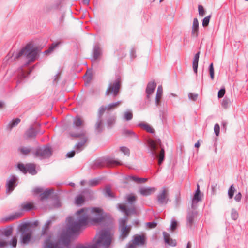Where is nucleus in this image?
I'll return each mask as SVG.
<instances>
[{"mask_svg": "<svg viewBox=\"0 0 248 248\" xmlns=\"http://www.w3.org/2000/svg\"><path fill=\"white\" fill-rule=\"evenodd\" d=\"M93 217L90 218L89 215L84 209L77 211V218L73 221L72 217H69L68 225L66 232L61 233L58 242L51 241L52 236L49 235L46 237L43 244L44 248H62L60 245L66 248L70 246L71 237L79 230L88 224L95 225L102 222L104 219L103 211L98 207H93L91 210Z\"/></svg>", "mask_w": 248, "mask_h": 248, "instance_id": "obj_1", "label": "nucleus"}, {"mask_svg": "<svg viewBox=\"0 0 248 248\" xmlns=\"http://www.w3.org/2000/svg\"><path fill=\"white\" fill-rule=\"evenodd\" d=\"M111 242L110 231L108 229H104L100 231L97 235V239L93 243L87 246L82 245H77L74 248H98L102 247L108 248Z\"/></svg>", "mask_w": 248, "mask_h": 248, "instance_id": "obj_2", "label": "nucleus"}, {"mask_svg": "<svg viewBox=\"0 0 248 248\" xmlns=\"http://www.w3.org/2000/svg\"><path fill=\"white\" fill-rule=\"evenodd\" d=\"M147 144L149 148V152L152 157L154 159L155 156L158 157V163L160 165L165 158V151L160 139H157L155 140L149 139L147 141Z\"/></svg>", "mask_w": 248, "mask_h": 248, "instance_id": "obj_3", "label": "nucleus"}, {"mask_svg": "<svg viewBox=\"0 0 248 248\" xmlns=\"http://www.w3.org/2000/svg\"><path fill=\"white\" fill-rule=\"evenodd\" d=\"M37 53V47H33L31 45L28 44L24 48L21 49L18 52L15 54L14 59H18L24 54L26 57L28 59V62H31L35 60Z\"/></svg>", "mask_w": 248, "mask_h": 248, "instance_id": "obj_4", "label": "nucleus"}, {"mask_svg": "<svg viewBox=\"0 0 248 248\" xmlns=\"http://www.w3.org/2000/svg\"><path fill=\"white\" fill-rule=\"evenodd\" d=\"M37 53V47H33L31 45L28 44L24 48L21 49L18 52L15 54L14 59H18L24 54L26 57L28 59V62H31L35 60Z\"/></svg>", "mask_w": 248, "mask_h": 248, "instance_id": "obj_5", "label": "nucleus"}, {"mask_svg": "<svg viewBox=\"0 0 248 248\" xmlns=\"http://www.w3.org/2000/svg\"><path fill=\"white\" fill-rule=\"evenodd\" d=\"M71 137L75 138H81V140L77 143L75 145L74 149L77 153L81 152L84 148L85 145L88 141V137L86 136V131L83 129H79L78 132H70Z\"/></svg>", "mask_w": 248, "mask_h": 248, "instance_id": "obj_6", "label": "nucleus"}, {"mask_svg": "<svg viewBox=\"0 0 248 248\" xmlns=\"http://www.w3.org/2000/svg\"><path fill=\"white\" fill-rule=\"evenodd\" d=\"M121 84V76L116 75L115 80L109 83L105 92V95L106 96L112 95L113 97H116L120 93Z\"/></svg>", "mask_w": 248, "mask_h": 248, "instance_id": "obj_7", "label": "nucleus"}, {"mask_svg": "<svg viewBox=\"0 0 248 248\" xmlns=\"http://www.w3.org/2000/svg\"><path fill=\"white\" fill-rule=\"evenodd\" d=\"M52 150L49 144L37 147L32 152V154L35 158L41 160L50 158L52 155Z\"/></svg>", "mask_w": 248, "mask_h": 248, "instance_id": "obj_8", "label": "nucleus"}, {"mask_svg": "<svg viewBox=\"0 0 248 248\" xmlns=\"http://www.w3.org/2000/svg\"><path fill=\"white\" fill-rule=\"evenodd\" d=\"M128 220V217H124L121 218L119 221V230L120 232V237L124 240L126 238L131 230V226L126 225Z\"/></svg>", "mask_w": 248, "mask_h": 248, "instance_id": "obj_9", "label": "nucleus"}, {"mask_svg": "<svg viewBox=\"0 0 248 248\" xmlns=\"http://www.w3.org/2000/svg\"><path fill=\"white\" fill-rule=\"evenodd\" d=\"M17 168L23 173H29L32 175H35L37 173L36 170L35 165L33 163H27L24 165L23 163H18Z\"/></svg>", "mask_w": 248, "mask_h": 248, "instance_id": "obj_10", "label": "nucleus"}, {"mask_svg": "<svg viewBox=\"0 0 248 248\" xmlns=\"http://www.w3.org/2000/svg\"><path fill=\"white\" fill-rule=\"evenodd\" d=\"M168 192L166 187H164L157 196V202L159 205H165L170 200L168 197Z\"/></svg>", "mask_w": 248, "mask_h": 248, "instance_id": "obj_11", "label": "nucleus"}, {"mask_svg": "<svg viewBox=\"0 0 248 248\" xmlns=\"http://www.w3.org/2000/svg\"><path fill=\"white\" fill-rule=\"evenodd\" d=\"M17 178L16 176L11 175L7 180L6 184V192L11 193L17 185Z\"/></svg>", "mask_w": 248, "mask_h": 248, "instance_id": "obj_12", "label": "nucleus"}, {"mask_svg": "<svg viewBox=\"0 0 248 248\" xmlns=\"http://www.w3.org/2000/svg\"><path fill=\"white\" fill-rule=\"evenodd\" d=\"M20 227V230L22 231L21 242L23 244H27L30 241L31 238V233L29 232H26L27 228L26 224L21 225Z\"/></svg>", "mask_w": 248, "mask_h": 248, "instance_id": "obj_13", "label": "nucleus"}, {"mask_svg": "<svg viewBox=\"0 0 248 248\" xmlns=\"http://www.w3.org/2000/svg\"><path fill=\"white\" fill-rule=\"evenodd\" d=\"M118 207L119 210L125 214L124 217H127L129 215L135 214L136 212L135 207L127 208L125 205L122 204H118Z\"/></svg>", "mask_w": 248, "mask_h": 248, "instance_id": "obj_14", "label": "nucleus"}, {"mask_svg": "<svg viewBox=\"0 0 248 248\" xmlns=\"http://www.w3.org/2000/svg\"><path fill=\"white\" fill-rule=\"evenodd\" d=\"M156 188L153 187H140L139 189L140 193L143 196H148L155 192Z\"/></svg>", "mask_w": 248, "mask_h": 248, "instance_id": "obj_15", "label": "nucleus"}, {"mask_svg": "<svg viewBox=\"0 0 248 248\" xmlns=\"http://www.w3.org/2000/svg\"><path fill=\"white\" fill-rule=\"evenodd\" d=\"M197 215V212L195 210H192L188 212L187 215V225L191 227L193 222L194 219Z\"/></svg>", "mask_w": 248, "mask_h": 248, "instance_id": "obj_16", "label": "nucleus"}, {"mask_svg": "<svg viewBox=\"0 0 248 248\" xmlns=\"http://www.w3.org/2000/svg\"><path fill=\"white\" fill-rule=\"evenodd\" d=\"M102 54L101 49L98 44H96L93 46L92 50V55L93 59L92 60L95 61L97 60Z\"/></svg>", "mask_w": 248, "mask_h": 248, "instance_id": "obj_17", "label": "nucleus"}, {"mask_svg": "<svg viewBox=\"0 0 248 248\" xmlns=\"http://www.w3.org/2000/svg\"><path fill=\"white\" fill-rule=\"evenodd\" d=\"M22 216V213L20 212H16L14 214L8 215V216L2 218L0 221L1 222H6L11 220H14Z\"/></svg>", "mask_w": 248, "mask_h": 248, "instance_id": "obj_18", "label": "nucleus"}, {"mask_svg": "<svg viewBox=\"0 0 248 248\" xmlns=\"http://www.w3.org/2000/svg\"><path fill=\"white\" fill-rule=\"evenodd\" d=\"M116 116L115 115H111L108 116L106 121L107 127L108 129H111L115 124Z\"/></svg>", "mask_w": 248, "mask_h": 248, "instance_id": "obj_19", "label": "nucleus"}, {"mask_svg": "<svg viewBox=\"0 0 248 248\" xmlns=\"http://www.w3.org/2000/svg\"><path fill=\"white\" fill-rule=\"evenodd\" d=\"M95 132L98 134L104 130L103 122L102 119L97 118L96 122L94 125Z\"/></svg>", "mask_w": 248, "mask_h": 248, "instance_id": "obj_20", "label": "nucleus"}, {"mask_svg": "<svg viewBox=\"0 0 248 248\" xmlns=\"http://www.w3.org/2000/svg\"><path fill=\"white\" fill-rule=\"evenodd\" d=\"M163 237L165 242L168 245L174 247L176 245L177 243L175 240H173L170 238V234L167 232H163Z\"/></svg>", "mask_w": 248, "mask_h": 248, "instance_id": "obj_21", "label": "nucleus"}, {"mask_svg": "<svg viewBox=\"0 0 248 248\" xmlns=\"http://www.w3.org/2000/svg\"><path fill=\"white\" fill-rule=\"evenodd\" d=\"M156 86V84L154 81L149 82L146 88L147 97L149 98V95L153 93Z\"/></svg>", "mask_w": 248, "mask_h": 248, "instance_id": "obj_22", "label": "nucleus"}, {"mask_svg": "<svg viewBox=\"0 0 248 248\" xmlns=\"http://www.w3.org/2000/svg\"><path fill=\"white\" fill-rule=\"evenodd\" d=\"M199 34V22L197 18H194L193 21L191 35L198 37Z\"/></svg>", "mask_w": 248, "mask_h": 248, "instance_id": "obj_23", "label": "nucleus"}, {"mask_svg": "<svg viewBox=\"0 0 248 248\" xmlns=\"http://www.w3.org/2000/svg\"><path fill=\"white\" fill-rule=\"evenodd\" d=\"M37 132L35 130L34 128L31 126L24 134V137L26 139L28 138H34L36 136Z\"/></svg>", "mask_w": 248, "mask_h": 248, "instance_id": "obj_24", "label": "nucleus"}, {"mask_svg": "<svg viewBox=\"0 0 248 248\" xmlns=\"http://www.w3.org/2000/svg\"><path fill=\"white\" fill-rule=\"evenodd\" d=\"M200 54V51H198L194 56L193 60V63H192V66L193 71L195 73H197L198 71V62L199 59Z\"/></svg>", "mask_w": 248, "mask_h": 248, "instance_id": "obj_25", "label": "nucleus"}, {"mask_svg": "<svg viewBox=\"0 0 248 248\" xmlns=\"http://www.w3.org/2000/svg\"><path fill=\"white\" fill-rule=\"evenodd\" d=\"M52 221L50 219H49L46 221L44 225L43 226L42 232H41V236H44L46 235L47 236L49 234L47 233V232L49 228V226L51 225Z\"/></svg>", "mask_w": 248, "mask_h": 248, "instance_id": "obj_26", "label": "nucleus"}, {"mask_svg": "<svg viewBox=\"0 0 248 248\" xmlns=\"http://www.w3.org/2000/svg\"><path fill=\"white\" fill-rule=\"evenodd\" d=\"M163 93V88L161 86H159L157 88L156 95L155 97V104L158 106L160 103V98Z\"/></svg>", "mask_w": 248, "mask_h": 248, "instance_id": "obj_27", "label": "nucleus"}, {"mask_svg": "<svg viewBox=\"0 0 248 248\" xmlns=\"http://www.w3.org/2000/svg\"><path fill=\"white\" fill-rule=\"evenodd\" d=\"M138 126L140 127H142L144 130H145L147 132L150 133H154V129L151 127L148 124L145 123L144 122H141L139 123L138 124Z\"/></svg>", "mask_w": 248, "mask_h": 248, "instance_id": "obj_28", "label": "nucleus"}, {"mask_svg": "<svg viewBox=\"0 0 248 248\" xmlns=\"http://www.w3.org/2000/svg\"><path fill=\"white\" fill-rule=\"evenodd\" d=\"M105 162L108 167H111L114 165H121L122 164L121 161L110 158H107L105 160Z\"/></svg>", "mask_w": 248, "mask_h": 248, "instance_id": "obj_29", "label": "nucleus"}, {"mask_svg": "<svg viewBox=\"0 0 248 248\" xmlns=\"http://www.w3.org/2000/svg\"><path fill=\"white\" fill-rule=\"evenodd\" d=\"M103 194L106 197L109 199H113L115 197L109 186H107L105 187L103 191Z\"/></svg>", "mask_w": 248, "mask_h": 248, "instance_id": "obj_30", "label": "nucleus"}, {"mask_svg": "<svg viewBox=\"0 0 248 248\" xmlns=\"http://www.w3.org/2000/svg\"><path fill=\"white\" fill-rule=\"evenodd\" d=\"M73 124L74 128H78L83 124V121L78 116H77L74 118Z\"/></svg>", "mask_w": 248, "mask_h": 248, "instance_id": "obj_31", "label": "nucleus"}, {"mask_svg": "<svg viewBox=\"0 0 248 248\" xmlns=\"http://www.w3.org/2000/svg\"><path fill=\"white\" fill-rule=\"evenodd\" d=\"M197 189L195 190L194 196L192 199H194V201H202V195L201 194V191L200 190V186L198 184H197Z\"/></svg>", "mask_w": 248, "mask_h": 248, "instance_id": "obj_32", "label": "nucleus"}, {"mask_svg": "<svg viewBox=\"0 0 248 248\" xmlns=\"http://www.w3.org/2000/svg\"><path fill=\"white\" fill-rule=\"evenodd\" d=\"M144 238L142 235H138L133 239V243L136 245H142L144 243Z\"/></svg>", "mask_w": 248, "mask_h": 248, "instance_id": "obj_33", "label": "nucleus"}, {"mask_svg": "<svg viewBox=\"0 0 248 248\" xmlns=\"http://www.w3.org/2000/svg\"><path fill=\"white\" fill-rule=\"evenodd\" d=\"M20 122V119L18 118H17L16 119H13L9 122L8 125H7V128H8L9 130H11L13 127L17 125Z\"/></svg>", "mask_w": 248, "mask_h": 248, "instance_id": "obj_34", "label": "nucleus"}, {"mask_svg": "<svg viewBox=\"0 0 248 248\" xmlns=\"http://www.w3.org/2000/svg\"><path fill=\"white\" fill-rule=\"evenodd\" d=\"M53 191V189H46L43 193L40 194L41 200L46 199L48 198L50 194Z\"/></svg>", "mask_w": 248, "mask_h": 248, "instance_id": "obj_35", "label": "nucleus"}, {"mask_svg": "<svg viewBox=\"0 0 248 248\" xmlns=\"http://www.w3.org/2000/svg\"><path fill=\"white\" fill-rule=\"evenodd\" d=\"M18 151H19L22 154L26 155L32 151V149L31 147H24L21 146L18 148Z\"/></svg>", "mask_w": 248, "mask_h": 248, "instance_id": "obj_36", "label": "nucleus"}, {"mask_svg": "<svg viewBox=\"0 0 248 248\" xmlns=\"http://www.w3.org/2000/svg\"><path fill=\"white\" fill-rule=\"evenodd\" d=\"M107 110L108 108L106 107V106H101L98 111L97 112V118L102 119V116L104 114L105 110Z\"/></svg>", "mask_w": 248, "mask_h": 248, "instance_id": "obj_37", "label": "nucleus"}, {"mask_svg": "<svg viewBox=\"0 0 248 248\" xmlns=\"http://www.w3.org/2000/svg\"><path fill=\"white\" fill-rule=\"evenodd\" d=\"M139 178L135 175H127L125 177V180L127 181H133L137 184H139Z\"/></svg>", "mask_w": 248, "mask_h": 248, "instance_id": "obj_38", "label": "nucleus"}, {"mask_svg": "<svg viewBox=\"0 0 248 248\" xmlns=\"http://www.w3.org/2000/svg\"><path fill=\"white\" fill-rule=\"evenodd\" d=\"M122 103L121 101H118L116 102L111 103L109 104L108 105L106 106L108 110H110L111 109H114L117 108L121 103Z\"/></svg>", "mask_w": 248, "mask_h": 248, "instance_id": "obj_39", "label": "nucleus"}, {"mask_svg": "<svg viewBox=\"0 0 248 248\" xmlns=\"http://www.w3.org/2000/svg\"><path fill=\"white\" fill-rule=\"evenodd\" d=\"M13 231V228L9 226L2 232V234L5 236H9L11 235Z\"/></svg>", "mask_w": 248, "mask_h": 248, "instance_id": "obj_40", "label": "nucleus"}, {"mask_svg": "<svg viewBox=\"0 0 248 248\" xmlns=\"http://www.w3.org/2000/svg\"><path fill=\"white\" fill-rule=\"evenodd\" d=\"M103 163L104 162L102 159H97L93 163V165L92 166V168L93 169H95L98 168L102 167L104 166Z\"/></svg>", "mask_w": 248, "mask_h": 248, "instance_id": "obj_41", "label": "nucleus"}, {"mask_svg": "<svg viewBox=\"0 0 248 248\" xmlns=\"http://www.w3.org/2000/svg\"><path fill=\"white\" fill-rule=\"evenodd\" d=\"M60 44V42H54L53 43L48 49L45 51V53L46 54L51 53L55 48Z\"/></svg>", "mask_w": 248, "mask_h": 248, "instance_id": "obj_42", "label": "nucleus"}, {"mask_svg": "<svg viewBox=\"0 0 248 248\" xmlns=\"http://www.w3.org/2000/svg\"><path fill=\"white\" fill-rule=\"evenodd\" d=\"M60 44V42H54L53 43L48 49L45 51V53L46 54L51 53L55 48Z\"/></svg>", "mask_w": 248, "mask_h": 248, "instance_id": "obj_43", "label": "nucleus"}, {"mask_svg": "<svg viewBox=\"0 0 248 248\" xmlns=\"http://www.w3.org/2000/svg\"><path fill=\"white\" fill-rule=\"evenodd\" d=\"M136 200V197L133 194H129L127 196L126 201L130 204H133Z\"/></svg>", "mask_w": 248, "mask_h": 248, "instance_id": "obj_44", "label": "nucleus"}, {"mask_svg": "<svg viewBox=\"0 0 248 248\" xmlns=\"http://www.w3.org/2000/svg\"><path fill=\"white\" fill-rule=\"evenodd\" d=\"M85 202V199L81 195L76 197L75 199V203L78 205H81Z\"/></svg>", "mask_w": 248, "mask_h": 248, "instance_id": "obj_45", "label": "nucleus"}, {"mask_svg": "<svg viewBox=\"0 0 248 248\" xmlns=\"http://www.w3.org/2000/svg\"><path fill=\"white\" fill-rule=\"evenodd\" d=\"M133 118V113L131 110H128L126 111L124 116V119L127 121L131 120Z\"/></svg>", "mask_w": 248, "mask_h": 248, "instance_id": "obj_46", "label": "nucleus"}, {"mask_svg": "<svg viewBox=\"0 0 248 248\" xmlns=\"http://www.w3.org/2000/svg\"><path fill=\"white\" fill-rule=\"evenodd\" d=\"M235 190V189L233 186V185H232L230 186V187L228 189V194L229 198L230 199H232L233 198Z\"/></svg>", "mask_w": 248, "mask_h": 248, "instance_id": "obj_47", "label": "nucleus"}, {"mask_svg": "<svg viewBox=\"0 0 248 248\" xmlns=\"http://www.w3.org/2000/svg\"><path fill=\"white\" fill-rule=\"evenodd\" d=\"M230 103V99L228 98L225 97L223 98V99L222 100V102L221 103V105H222V107H223L224 108H228Z\"/></svg>", "mask_w": 248, "mask_h": 248, "instance_id": "obj_48", "label": "nucleus"}, {"mask_svg": "<svg viewBox=\"0 0 248 248\" xmlns=\"http://www.w3.org/2000/svg\"><path fill=\"white\" fill-rule=\"evenodd\" d=\"M123 133L124 135H125L126 136L132 135L134 137V138L138 140V135L136 134H135L133 131L129 130H125Z\"/></svg>", "mask_w": 248, "mask_h": 248, "instance_id": "obj_49", "label": "nucleus"}, {"mask_svg": "<svg viewBox=\"0 0 248 248\" xmlns=\"http://www.w3.org/2000/svg\"><path fill=\"white\" fill-rule=\"evenodd\" d=\"M211 16V15H209L203 19L202 22L203 27H205L209 25Z\"/></svg>", "mask_w": 248, "mask_h": 248, "instance_id": "obj_50", "label": "nucleus"}, {"mask_svg": "<svg viewBox=\"0 0 248 248\" xmlns=\"http://www.w3.org/2000/svg\"><path fill=\"white\" fill-rule=\"evenodd\" d=\"M209 71L211 78L213 79L214 78V68L213 63H211L209 66Z\"/></svg>", "mask_w": 248, "mask_h": 248, "instance_id": "obj_51", "label": "nucleus"}, {"mask_svg": "<svg viewBox=\"0 0 248 248\" xmlns=\"http://www.w3.org/2000/svg\"><path fill=\"white\" fill-rule=\"evenodd\" d=\"M238 217V213L234 209H232L231 211V218L233 220H236Z\"/></svg>", "mask_w": 248, "mask_h": 248, "instance_id": "obj_52", "label": "nucleus"}, {"mask_svg": "<svg viewBox=\"0 0 248 248\" xmlns=\"http://www.w3.org/2000/svg\"><path fill=\"white\" fill-rule=\"evenodd\" d=\"M198 94L196 93H190L188 94V98L190 100L196 101L198 98Z\"/></svg>", "mask_w": 248, "mask_h": 248, "instance_id": "obj_53", "label": "nucleus"}, {"mask_svg": "<svg viewBox=\"0 0 248 248\" xmlns=\"http://www.w3.org/2000/svg\"><path fill=\"white\" fill-rule=\"evenodd\" d=\"M120 150L126 155H130L129 149L125 146L121 147L120 148Z\"/></svg>", "mask_w": 248, "mask_h": 248, "instance_id": "obj_54", "label": "nucleus"}, {"mask_svg": "<svg viewBox=\"0 0 248 248\" xmlns=\"http://www.w3.org/2000/svg\"><path fill=\"white\" fill-rule=\"evenodd\" d=\"M177 226V222L174 219L171 220V224L170 225V229L172 231L176 230Z\"/></svg>", "mask_w": 248, "mask_h": 248, "instance_id": "obj_55", "label": "nucleus"}, {"mask_svg": "<svg viewBox=\"0 0 248 248\" xmlns=\"http://www.w3.org/2000/svg\"><path fill=\"white\" fill-rule=\"evenodd\" d=\"M181 202V197L179 194L175 196V205L176 207H179Z\"/></svg>", "mask_w": 248, "mask_h": 248, "instance_id": "obj_56", "label": "nucleus"}, {"mask_svg": "<svg viewBox=\"0 0 248 248\" xmlns=\"http://www.w3.org/2000/svg\"><path fill=\"white\" fill-rule=\"evenodd\" d=\"M225 93V88L224 87H222L218 92V98H221L223 97Z\"/></svg>", "mask_w": 248, "mask_h": 248, "instance_id": "obj_57", "label": "nucleus"}, {"mask_svg": "<svg viewBox=\"0 0 248 248\" xmlns=\"http://www.w3.org/2000/svg\"><path fill=\"white\" fill-rule=\"evenodd\" d=\"M32 205L31 203H28L24 204L22 208L24 210L29 211L32 209Z\"/></svg>", "mask_w": 248, "mask_h": 248, "instance_id": "obj_58", "label": "nucleus"}, {"mask_svg": "<svg viewBox=\"0 0 248 248\" xmlns=\"http://www.w3.org/2000/svg\"><path fill=\"white\" fill-rule=\"evenodd\" d=\"M214 133L216 136H218L220 132V126L218 123H216L214 125Z\"/></svg>", "mask_w": 248, "mask_h": 248, "instance_id": "obj_59", "label": "nucleus"}, {"mask_svg": "<svg viewBox=\"0 0 248 248\" xmlns=\"http://www.w3.org/2000/svg\"><path fill=\"white\" fill-rule=\"evenodd\" d=\"M198 11H199V14L201 16H203L205 14V11L204 9V8L201 5H198Z\"/></svg>", "mask_w": 248, "mask_h": 248, "instance_id": "obj_60", "label": "nucleus"}, {"mask_svg": "<svg viewBox=\"0 0 248 248\" xmlns=\"http://www.w3.org/2000/svg\"><path fill=\"white\" fill-rule=\"evenodd\" d=\"M89 183L90 186H94L98 184L99 180L96 179H93L90 180Z\"/></svg>", "mask_w": 248, "mask_h": 248, "instance_id": "obj_61", "label": "nucleus"}, {"mask_svg": "<svg viewBox=\"0 0 248 248\" xmlns=\"http://www.w3.org/2000/svg\"><path fill=\"white\" fill-rule=\"evenodd\" d=\"M157 223L156 222H149L146 223V225L149 228H155L156 227Z\"/></svg>", "mask_w": 248, "mask_h": 248, "instance_id": "obj_62", "label": "nucleus"}, {"mask_svg": "<svg viewBox=\"0 0 248 248\" xmlns=\"http://www.w3.org/2000/svg\"><path fill=\"white\" fill-rule=\"evenodd\" d=\"M9 244L13 248L16 246L17 245V239L16 237H13L10 241Z\"/></svg>", "mask_w": 248, "mask_h": 248, "instance_id": "obj_63", "label": "nucleus"}, {"mask_svg": "<svg viewBox=\"0 0 248 248\" xmlns=\"http://www.w3.org/2000/svg\"><path fill=\"white\" fill-rule=\"evenodd\" d=\"M76 153V151L74 150H72L68 153H67L66 155V157L67 158H72L73 157H74L75 155V154Z\"/></svg>", "mask_w": 248, "mask_h": 248, "instance_id": "obj_64", "label": "nucleus"}]
</instances>
